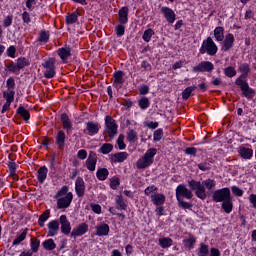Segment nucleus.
Here are the masks:
<instances>
[{
  "label": "nucleus",
  "mask_w": 256,
  "mask_h": 256,
  "mask_svg": "<svg viewBox=\"0 0 256 256\" xmlns=\"http://www.w3.org/2000/svg\"><path fill=\"white\" fill-rule=\"evenodd\" d=\"M215 69V66H213V63L209 61H203L199 63L196 67L193 68L194 73H209L210 71H213Z\"/></svg>",
  "instance_id": "nucleus-10"
},
{
  "label": "nucleus",
  "mask_w": 256,
  "mask_h": 256,
  "mask_svg": "<svg viewBox=\"0 0 256 256\" xmlns=\"http://www.w3.org/2000/svg\"><path fill=\"white\" fill-rule=\"evenodd\" d=\"M116 207H117V209H120V211H123L126 209L127 205H125L123 196H121V195L116 196Z\"/></svg>",
  "instance_id": "nucleus-42"
},
{
  "label": "nucleus",
  "mask_w": 256,
  "mask_h": 256,
  "mask_svg": "<svg viewBox=\"0 0 256 256\" xmlns=\"http://www.w3.org/2000/svg\"><path fill=\"white\" fill-rule=\"evenodd\" d=\"M43 67L46 69L44 72V77L47 79H53L55 77V59L49 58L44 64Z\"/></svg>",
  "instance_id": "nucleus-8"
},
{
  "label": "nucleus",
  "mask_w": 256,
  "mask_h": 256,
  "mask_svg": "<svg viewBox=\"0 0 256 256\" xmlns=\"http://www.w3.org/2000/svg\"><path fill=\"white\" fill-rule=\"evenodd\" d=\"M117 145H118V149H120L121 151H123V149H125V147H127V145H125V135L120 134L118 139H117Z\"/></svg>",
  "instance_id": "nucleus-51"
},
{
  "label": "nucleus",
  "mask_w": 256,
  "mask_h": 256,
  "mask_svg": "<svg viewBox=\"0 0 256 256\" xmlns=\"http://www.w3.org/2000/svg\"><path fill=\"white\" fill-rule=\"evenodd\" d=\"M35 5H37V2L35 0L26 1V7L29 11H33V9H35Z\"/></svg>",
  "instance_id": "nucleus-62"
},
{
  "label": "nucleus",
  "mask_w": 256,
  "mask_h": 256,
  "mask_svg": "<svg viewBox=\"0 0 256 256\" xmlns=\"http://www.w3.org/2000/svg\"><path fill=\"white\" fill-rule=\"evenodd\" d=\"M17 52V49H15V46H10L7 49L8 57H11L12 59H15V53Z\"/></svg>",
  "instance_id": "nucleus-64"
},
{
  "label": "nucleus",
  "mask_w": 256,
  "mask_h": 256,
  "mask_svg": "<svg viewBox=\"0 0 256 256\" xmlns=\"http://www.w3.org/2000/svg\"><path fill=\"white\" fill-rule=\"evenodd\" d=\"M119 185H120V181H119V178H117V177H112L111 179H110V187H111V189H117V187H119Z\"/></svg>",
  "instance_id": "nucleus-54"
},
{
  "label": "nucleus",
  "mask_w": 256,
  "mask_h": 256,
  "mask_svg": "<svg viewBox=\"0 0 256 256\" xmlns=\"http://www.w3.org/2000/svg\"><path fill=\"white\" fill-rule=\"evenodd\" d=\"M86 167L88 171H95L97 167V154L95 152H90L86 160Z\"/></svg>",
  "instance_id": "nucleus-15"
},
{
  "label": "nucleus",
  "mask_w": 256,
  "mask_h": 256,
  "mask_svg": "<svg viewBox=\"0 0 256 256\" xmlns=\"http://www.w3.org/2000/svg\"><path fill=\"white\" fill-rule=\"evenodd\" d=\"M159 245L162 249H167L173 245V240L171 238H160Z\"/></svg>",
  "instance_id": "nucleus-36"
},
{
  "label": "nucleus",
  "mask_w": 256,
  "mask_h": 256,
  "mask_svg": "<svg viewBox=\"0 0 256 256\" xmlns=\"http://www.w3.org/2000/svg\"><path fill=\"white\" fill-rule=\"evenodd\" d=\"M13 25V15H8L3 22L4 27H11Z\"/></svg>",
  "instance_id": "nucleus-58"
},
{
  "label": "nucleus",
  "mask_w": 256,
  "mask_h": 256,
  "mask_svg": "<svg viewBox=\"0 0 256 256\" xmlns=\"http://www.w3.org/2000/svg\"><path fill=\"white\" fill-rule=\"evenodd\" d=\"M39 245H41V242L37 238H32L30 242V251L32 253H37V251H39Z\"/></svg>",
  "instance_id": "nucleus-40"
},
{
  "label": "nucleus",
  "mask_w": 256,
  "mask_h": 256,
  "mask_svg": "<svg viewBox=\"0 0 256 256\" xmlns=\"http://www.w3.org/2000/svg\"><path fill=\"white\" fill-rule=\"evenodd\" d=\"M209 255V245L201 243L198 248V256H208Z\"/></svg>",
  "instance_id": "nucleus-37"
},
{
  "label": "nucleus",
  "mask_w": 256,
  "mask_h": 256,
  "mask_svg": "<svg viewBox=\"0 0 256 256\" xmlns=\"http://www.w3.org/2000/svg\"><path fill=\"white\" fill-rule=\"evenodd\" d=\"M224 75H226V77H230V78L235 77V75H237V70H235V67L229 66L224 69Z\"/></svg>",
  "instance_id": "nucleus-49"
},
{
  "label": "nucleus",
  "mask_w": 256,
  "mask_h": 256,
  "mask_svg": "<svg viewBox=\"0 0 256 256\" xmlns=\"http://www.w3.org/2000/svg\"><path fill=\"white\" fill-rule=\"evenodd\" d=\"M99 129H101L99 123L90 121L86 124V129H84V133L86 135H90V137H93V135H97V133H99Z\"/></svg>",
  "instance_id": "nucleus-12"
},
{
  "label": "nucleus",
  "mask_w": 256,
  "mask_h": 256,
  "mask_svg": "<svg viewBox=\"0 0 256 256\" xmlns=\"http://www.w3.org/2000/svg\"><path fill=\"white\" fill-rule=\"evenodd\" d=\"M58 56L60 57L63 63H67V59L71 57V48L69 47H62L57 51Z\"/></svg>",
  "instance_id": "nucleus-18"
},
{
  "label": "nucleus",
  "mask_w": 256,
  "mask_h": 256,
  "mask_svg": "<svg viewBox=\"0 0 256 256\" xmlns=\"http://www.w3.org/2000/svg\"><path fill=\"white\" fill-rule=\"evenodd\" d=\"M129 15V8L128 7H123L119 11V23L121 25H125L129 19L127 18Z\"/></svg>",
  "instance_id": "nucleus-24"
},
{
  "label": "nucleus",
  "mask_w": 256,
  "mask_h": 256,
  "mask_svg": "<svg viewBox=\"0 0 256 256\" xmlns=\"http://www.w3.org/2000/svg\"><path fill=\"white\" fill-rule=\"evenodd\" d=\"M195 89H197V86L187 87L182 93L183 99H185V100L189 99V97H191V93H193V91H195Z\"/></svg>",
  "instance_id": "nucleus-45"
},
{
  "label": "nucleus",
  "mask_w": 256,
  "mask_h": 256,
  "mask_svg": "<svg viewBox=\"0 0 256 256\" xmlns=\"http://www.w3.org/2000/svg\"><path fill=\"white\" fill-rule=\"evenodd\" d=\"M151 201L154 203L157 207L163 205L165 203V195L162 193H153L151 194Z\"/></svg>",
  "instance_id": "nucleus-21"
},
{
  "label": "nucleus",
  "mask_w": 256,
  "mask_h": 256,
  "mask_svg": "<svg viewBox=\"0 0 256 256\" xmlns=\"http://www.w3.org/2000/svg\"><path fill=\"white\" fill-rule=\"evenodd\" d=\"M116 31V35L118 37H123V35H125V27L123 24L117 25L115 28Z\"/></svg>",
  "instance_id": "nucleus-52"
},
{
  "label": "nucleus",
  "mask_w": 256,
  "mask_h": 256,
  "mask_svg": "<svg viewBox=\"0 0 256 256\" xmlns=\"http://www.w3.org/2000/svg\"><path fill=\"white\" fill-rule=\"evenodd\" d=\"M239 71L242 74L238 79H245V77H247V75H249V71H251V69L249 68V64H241L239 66Z\"/></svg>",
  "instance_id": "nucleus-34"
},
{
  "label": "nucleus",
  "mask_w": 256,
  "mask_h": 256,
  "mask_svg": "<svg viewBox=\"0 0 256 256\" xmlns=\"http://www.w3.org/2000/svg\"><path fill=\"white\" fill-rule=\"evenodd\" d=\"M78 17H79V12H74L66 17V23L68 25H73V23H77Z\"/></svg>",
  "instance_id": "nucleus-43"
},
{
  "label": "nucleus",
  "mask_w": 256,
  "mask_h": 256,
  "mask_svg": "<svg viewBox=\"0 0 256 256\" xmlns=\"http://www.w3.org/2000/svg\"><path fill=\"white\" fill-rule=\"evenodd\" d=\"M127 157H129L127 152H118L112 155L111 160L113 163H123V161H126Z\"/></svg>",
  "instance_id": "nucleus-22"
},
{
  "label": "nucleus",
  "mask_w": 256,
  "mask_h": 256,
  "mask_svg": "<svg viewBox=\"0 0 256 256\" xmlns=\"http://www.w3.org/2000/svg\"><path fill=\"white\" fill-rule=\"evenodd\" d=\"M114 85L115 87H121L123 85V72L118 71L114 73Z\"/></svg>",
  "instance_id": "nucleus-33"
},
{
  "label": "nucleus",
  "mask_w": 256,
  "mask_h": 256,
  "mask_svg": "<svg viewBox=\"0 0 256 256\" xmlns=\"http://www.w3.org/2000/svg\"><path fill=\"white\" fill-rule=\"evenodd\" d=\"M155 155H157V149H148L143 155V157L138 159V161L136 162L137 169H147V167H151V165H153Z\"/></svg>",
  "instance_id": "nucleus-3"
},
{
  "label": "nucleus",
  "mask_w": 256,
  "mask_h": 256,
  "mask_svg": "<svg viewBox=\"0 0 256 256\" xmlns=\"http://www.w3.org/2000/svg\"><path fill=\"white\" fill-rule=\"evenodd\" d=\"M224 32H225V29H223V27L215 28L214 37H215L216 41H223V39L225 38Z\"/></svg>",
  "instance_id": "nucleus-32"
},
{
  "label": "nucleus",
  "mask_w": 256,
  "mask_h": 256,
  "mask_svg": "<svg viewBox=\"0 0 256 256\" xmlns=\"http://www.w3.org/2000/svg\"><path fill=\"white\" fill-rule=\"evenodd\" d=\"M65 139H67V136H65V132L60 130L56 135V143L59 149H63V147H65Z\"/></svg>",
  "instance_id": "nucleus-28"
},
{
  "label": "nucleus",
  "mask_w": 256,
  "mask_h": 256,
  "mask_svg": "<svg viewBox=\"0 0 256 256\" xmlns=\"http://www.w3.org/2000/svg\"><path fill=\"white\" fill-rule=\"evenodd\" d=\"M99 181H105L109 177V170L106 168H99L96 172Z\"/></svg>",
  "instance_id": "nucleus-29"
},
{
  "label": "nucleus",
  "mask_w": 256,
  "mask_h": 256,
  "mask_svg": "<svg viewBox=\"0 0 256 256\" xmlns=\"http://www.w3.org/2000/svg\"><path fill=\"white\" fill-rule=\"evenodd\" d=\"M179 203V207H182V209H191V207H193V205H191V203L185 202L183 201V199L177 200Z\"/></svg>",
  "instance_id": "nucleus-59"
},
{
  "label": "nucleus",
  "mask_w": 256,
  "mask_h": 256,
  "mask_svg": "<svg viewBox=\"0 0 256 256\" xmlns=\"http://www.w3.org/2000/svg\"><path fill=\"white\" fill-rule=\"evenodd\" d=\"M233 43H235V36L233 34H227L222 46L223 51H229L233 47Z\"/></svg>",
  "instance_id": "nucleus-19"
},
{
  "label": "nucleus",
  "mask_w": 256,
  "mask_h": 256,
  "mask_svg": "<svg viewBox=\"0 0 256 256\" xmlns=\"http://www.w3.org/2000/svg\"><path fill=\"white\" fill-rule=\"evenodd\" d=\"M39 41L41 43H47V41H49V32L42 31L40 33Z\"/></svg>",
  "instance_id": "nucleus-57"
},
{
  "label": "nucleus",
  "mask_w": 256,
  "mask_h": 256,
  "mask_svg": "<svg viewBox=\"0 0 256 256\" xmlns=\"http://www.w3.org/2000/svg\"><path fill=\"white\" fill-rule=\"evenodd\" d=\"M100 151L101 153H103V155H109V153L113 151V144H109V143L103 144L100 148Z\"/></svg>",
  "instance_id": "nucleus-46"
},
{
  "label": "nucleus",
  "mask_w": 256,
  "mask_h": 256,
  "mask_svg": "<svg viewBox=\"0 0 256 256\" xmlns=\"http://www.w3.org/2000/svg\"><path fill=\"white\" fill-rule=\"evenodd\" d=\"M222 209L227 214L231 213V211H233V198H229L228 200L222 202Z\"/></svg>",
  "instance_id": "nucleus-31"
},
{
  "label": "nucleus",
  "mask_w": 256,
  "mask_h": 256,
  "mask_svg": "<svg viewBox=\"0 0 256 256\" xmlns=\"http://www.w3.org/2000/svg\"><path fill=\"white\" fill-rule=\"evenodd\" d=\"M138 105L140 107V109H149V105H150V102H149V98L147 97H142L139 101H138Z\"/></svg>",
  "instance_id": "nucleus-48"
},
{
  "label": "nucleus",
  "mask_w": 256,
  "mask_h": 256,
  "mask_svg": "<svg viewBox=\"0 0 256 256\" xmlns=\"http://www.w3.org/2000/svg\"><path fill=\"white\" fill-rule=\"evenodd\" d=\"M78 159H81L82 161L87 159V150L81 149L77 152Z\"/></svg>",
  "instance_id": "nucleus-61"
},
{
  "label": "nucleus",
  "mask_w": 256,
  "mask_h": 256,
  "mask_svg": "<svg viewBox=\"0 0 256 256\" xmlns=\"http://www.w3.org/2000/svg\"><path fill=\"white\" fill-rule=\"evenodd\" d=\"M47 173H49V170L45 166H42L38 169L37 179L39 183H45V179H47Z\"/></svg>",
  "instance_id": "nucleus-25"
},
{
  "label": "nucleus",
  "mask_w": 256,
  "mask_h": 256,
  "mask_svg": "<svg viewBox=\"0 0 256 256\" xmlns=\"http://www.w3.org/2000/svg\"><path fill=\"white\" fill-rule=\"evenodd\" d=\"M17 111L19 115L23 117L24 121H29V119H31V114L27 111V109L20 106Z\"/></svg>",
  "instance_id": "nucleus-44"
},
{
  "label": "nucleus",
  "mask_w": 256,
  "mask_h": 256,
  "mask_svg": "<svg viewBox=\"0 0 256 256\" xmlns=\"http://www.w3.org/2000/svg\"><path fill=\"white\" fill-rule=\"evenodd\" d=\"M4 99L8 101L9 103H12V101L15 100V90H7L3 93Z\"/></svg>",
  "instance_id": "nucleus-41"
},
{
  "label": "nucleus",
  "mask_w": 256,
  "mask_h": 256,
  "mask_svg": "<svg viewBox=\"0 0 256 256\" xmlns=\"http://www.w3.org/2000/svg\"><path fill=\"white\" fill-rule=\"evenodd\" d=\"M6 87L7 91H15V80L13 78H8Z\"/></svg>",
  "instance_id": "nucleus-53"
},
{
  "label": "nucleus",
  "mask_w": 256,
  "mask_h": 256,
  "mask_svg": "<svg viewBox=\"0 0 256 256\" xmlns=\"http://www.w3.org/2000/svg\"><path fill=\"white\" fill-rule=\"evenodd\" d=\"M60 225L61 231L64 235H69L71 233V222L67 219V216L61 215L60 216Z\"/></svg>",
  "instance_id": "nucleus-16"
},
{
  "label": "nucleus",
  "mask_w": 256,
  "mask_h": 256,
  "mask_svg": "<svg viewBox=\"0 0 256 256\" xmlns=\"http://www.w3.org/2000/svg\"><path fill=\"white\" fill-rule=\"evenodd\" d=\"M43 247L46 249V251H53V249L57 247V244H55L53 239H48L43 242Z\"/></svg>",
  "instance_id": "nucleus-38"
},
{
  "label": "nucleus",
  "mask_w": 256,
  "mask_h": 256,
  "mask_svg": "<svg viewBox=\"0 0 256 256\" xmlns=\"http://www.w3.org/2000/svg\"><path fill=\"white\" fill-rule=\"evenodd\" d=\"M155 191H157V188L155 185L149 186L144 190L145 195H147L149 197V195H151L152 193H155Z\"/></svg>",
  "instance_id": "nucleus-63"
},
{
  "label": "nucleus",
  "mask_w": 256,
  "mask_h": 256,
  "mask_svg": "<svg viewBox=\"0 0 256 256\" xmlns=\"http://www.w3.org/2000/svg\"><path fill=\"white\" fill-rule=\"evenodd\" d=\"M137 139H139V137L137 136V132L135 130H129L127 132V140L130 143H135V141H137Z\"/></svg>",
  "instance_id": "nucleus-47"
},
{
  "label": "nucleus",
  "mask_w": 256,
  "mask_h": 256,
  "mask_svg": "<svg viewBox=\"0 0 256 256\" xmlns=\"http://www.w3.org/2000/svg\"><path fill=\"white\" fill-rule=\"evenodd\" d=\"M87 231H89V225L87 223H81L77 227L73 228L71 237H83Z\"/></svg>",
  "instance_id": "nucleus-11"
},
{
  "label": "nucleus",
  "mask_w": 256,
  "mask_h": 256,
  "mask_svg": "<svg viewBox=\"0 0 256 256\" xmlns=\"http://www.w3.org/2000/svg\"><path fill=\"white\" fill-rule=\"evenodd\" d=\"M162 137H163V130L161 129L156 130L153 134L154 141H159L160 139H162Z\"/></svg>",
  "instance_id": "nucleus-60"
},
{
  "label": "nucleus",
  "mask_w": 256,
  "mask_h": 256,
  "mask_svg": "<svg viewBox=\"0 0 256 256\" xmlns=\"http://www.w3.org/2000/svg\"><path fill=\"white\" fill-rule=\"evenodd\" d=\"M195 243H197V239L193 235H189L188 238H185L183 240L184 247L189 250H191V249H193V247H195Z\"/></svg>",
  "instance_id": "nucleus-26"
},
{
  "label": "nucleus",
  "mask_w": 256,
  "mask_h": 256,
  "mask_svg": "<svg viewBox=\"0 0 256 256\" xmlns=\"http://www.w3.org/2000/svg\"><path fill=\"white\" fill-rule=\"evenodd\" d=\"M49 215H51V210H46L38 219V224L41 227H45V222L49 219Z\"/></svg>",
  "instance_id": "nucleus-35"
},
{
  "label": "nucleus",
  "mask_w": 256,
  "mask_h": 256,
  "mask_svg": "<svg viewBox=\"0 0 256 256\" xmlns=\"http://www.w3.org/2000/svg\"><path fill=\"white\" fill-rule=\"evenodd\" d=\"M215 185L217 183L213 179H206L202 182L191 180L188 182V187L191 189V191L195 192L196 197L198 199H201L204 201V199H207V191H211V189H215Z\"/></svg>",
  "instance_id": "nucleus-1"
},
{
  "label": "nucleus",
  "mask_w": 256,
  "mask_h": 256,
  "mask_svg": "<svg viewBox=\"0 0 256 256\" xmlns=\"http://www.w3.org/2000/svg\"><path fill=\"white\" fill-rule=\"evenodd\" d=\"M105 131L107 135L113 139L115 135H117V123L115 122V119H113L111 116H106L105 118Z\"/></svg>",
  "instance_id": "nucleus-7"
},
{
  "label": "nucleus",
  "mask_w": 256,
  "mask_h": 256,
  "mask_svg": "<svg viewBox=\"0 0 256 256\" xmlns=\"http://www.w3.org/2000/svg\"><path fill=\"white\" fill-rule=\"evenodd\" d=\"M58 197V209H67L73 201V193L69 192V187L63 186L56 194Z\"/></svg>",
  "instance_id": "nucleus-2"
},
{
  "label": "nucleus",
  "mask_w": 256,
  "mask_h": 256,
  "mask_svg": "<svg viewBox=\"0 0 256 256\" xmlns=\"http://www.w3.org/2000/svg\"><path fill=\"white\" fill-rule=\"evenodd\" d=\"M29 65V60L26 58H18L17 65H13L12 69L17 71V69H23Z\"/></svg>",
  "instance_id": "nucleus-30"
},
{
  "label": "nucleus",
  "mask_w": 256,
  "mask_h": 256,
  "mask_svg": "<svg viewBox=\"0 0 256 256\" xmlns=\"http://www.w3.org/2000/svg\"><path fill=\"white\" fill-rule=\"evenodd\" d=\"M27 238V229L23 230L22 233L13 240L12 245H19V243H23Z\"/></svg>",
  "instance_id": "nucleus-39"
},
{
  "label": "nucleus",
  "mask_w": 256,
  "mask_h": 256,
  "mask_svg": "<svg viewBox=\"0 0 256 256\" xmlns=\"http://www.w3.org/2000/svg\"><path fill=\"white\" fill-rule=\"evenodd\" d=\"M181 197H185V199H192L193 198V192L191 190L187 189L185 185L180 184L176 188V199L180 200L182 199Z\"/></svg>",
  "instance_id": "nucleus-9"
},
{
  "label": "nucleus",
  "mask_w": 256,
  "mask_h": 256,
  "mask_svg": "<svg viewBox=\"0 0 256 256\" xmlns=\"http://www.w3.org/2000/svg\"><path fill=\"white\" fill-rule=\"evenodd\" d=\"M231 191L236 197H243V190L237 186H232Z\"/></svg>",
  "instance_id": "nucleus-55"
},
{
  "label": "nucleus",
  "mask_w": 256,
  "mask_h": 256,
  "mask_svg": "<svg viewBox=\"0 0 256 256\" xmlns=\"http://www.w3.org/2000/svg\"><path fill=\"white\" fill-rule=\"evenodd\" d=\"M239 155L242 159H251L253 157V149L241 146L239 148Z\"/></svg>",
  "instance_id": "nucleus-23"
},
{
  "label": "nucleus",
  "mask_w": 256,
  "mask_h": 256,
  "mask_svg": "<svg viewBox=\"0 0 256 256\" xmlns=\"http://www.w3.org/2000/svg\"><path fill=\"white\" fill-rule=\"evenodd\" d=\"M217 51H219V48H217V44L213 41L211 37H208L206 40L203 41L201 47H200V53L202 55H217Z\"/></svg>",
  "instance_id": "nucleus-4"
},
{
  "label": "nucleus",
  "mask_w": 256,
  "mask_h": 256,
  "mask_svg": "<svg viewBox=\"0 0 256 256\" xmlns=\"http://www.w3.org/2000/svg\"><path fill=\"white\" fill-rule=\"evenodd\" d=\"M231 198V190L229 188L218 189L213 194L215 203H223Z\"/></svg>",
  "instance_id": "nucleus-6"
},
{
  "label": "nucleus",
  "mask_w": 256,
  "mask_h": 256,
  "mask_svg": "<svg viewBox=\"0 0 256 256\" xmlns=\"http://www.w3.org/2000/svg\"><path fill=\"white\" fill-rule=\"evenodd\" d=\"M9 169H10V175L11 177H13V179H17V165H15V163H10L9 164Z\"/></svg>",
  "instance_id": "nucleus-56"
},
{
  "label": "nucleus",
  "mask_w": 256,
  "mask_h": 256,
  "mask_svg": "<svg viewBox=\"0 0 256 256\" xmlns=\"http://www.w3.org/2000/svg\"><path fill=\"white\" fill-rule=\"evenodd\" d=\"M75 191L78 197H83L85 195V180L83 178L78 177L75 181Z\"/></svg>",
  "instance_id": "nucleus-17"
},
{
  "label": "nucleus",
  "mask_w": 256,
  "mask_h": 256,
  "mask_svg": "<svg viewBox=\"0 0 256 256\" xmlns=\"http://www.w3.org/2000/svg\"><path fill=\"white\" fill-rule=\"evenodd\" d=\"M235 83L240 87L244 97H247V99H253L255 97V91L249 87L245 79L237 78Z\"/></svg>",
  "instance_id": "nucleus-5"
},
{
  "label": "nucleus",
  "mask_w": 256,
  "mask_h": 256,
  "mask_svg": "<svg viewBox=\"0 0 256 256\" xmlns=\"http://www.w3.org/2000/svg\"><path fill=\"white\" fill-rule=\"evenodd\" d=\"M96 235L98 237H103L109 235V225L101 224L96 228Z\"/></svg>",
  "instance_id": "nucleus-27"
},
{
  "label": "nucleus",
  "mask_w": 256,
  "mask_h": 256,
  "mask_svg": "<svg viewBox=\"0 0 256 256\" xmlns=\"http://www.w3.org/2000/svg\"><path fill=\"white\" fill-rule=\"evenodd\" d=\"M61 122L63 125V129H65L66 132L69 134L71 132V130L73 129V123H71L69 116L67 114H62Z\"/></svg>",
  "instance_id": "nucleus-20"
},
{
  "label": "nucleus",
  "mask_w": 256,
  "mask_h": 256,
  "mask_svg": "<svg viewBox=\"0 0 256 256\" xmlns=\"http://www.w3.org/2000/svg\"><path fill=\"white\" fill-rule=\"evenodd\" d=\"M161 13L165 17L166 21H168V23H175L177 16L175 15V11H173V9L164 6L161 8Z\"/></svg>",
  "instance_id": "nucleus-13"
},
{
  "label": "nucleus",
  "mask_w": 256,
  "mask_h": 256,
  "mask_svg": "<svg viewBox=\"0 0 256 256\" xmlns=\"http://www.w3.org/2000/svg\"><path fill=\"white\" fill-rule=\"evenodd\" d=\"M48 237H55L59 234V221L51 220L48 224Z\"/></svg>",
  "instance_id": "nucleus-14"
},
{
  "label": "nucleus",
  "mask_w": 256,
  "mask_h": 256,
  "mask_svg": "<svg viewBox=\"0 0 256 256\" xmlns=\"http://www.w3.org/2000/svg\"><path fill=\"white\" fill-rule=\"evenodd\" d=\"M155 35V32L152 29H147L142 36V39L146 41V43H149L151 41V38Z\"/></svg>",
  "instance_id": "nucleus-50"
}]
</instances>
